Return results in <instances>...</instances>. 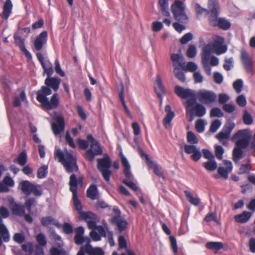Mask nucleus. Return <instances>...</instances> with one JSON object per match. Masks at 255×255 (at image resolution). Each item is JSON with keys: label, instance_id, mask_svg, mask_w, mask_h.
<instances>
[{"label": "nucleus", "instance_id": "c85d7f7f", "mask_svg": "<svg viewBox=\"0 0 255 255\" xmlns=\"http://www.w3.org/2000/svg\"><path fill=\"white\" fill-rule=\"evenodd\" d=\"M165 111L167 113L166 117L163 120V124L166 128H168L171 124V122L175 116V114L171 110V107L167 105L165 106Z\"/></svg>", "mask_w": 255, "mask_h": 255}, {"label": "nucleus", "instance_id": "cd10ccee", "mask_svg": "<svg viewBox=\"0 0 255 255\" xmlns=\"http://www.w3.org/2000/svg\"><path fill=\"white\" fill-rule=\"evenodd\" d=\"M75 233L74 241L76 244L81 245L85 242L87 243L86 238L87 237L84 238L83 237L84 229L82 227L76 228Z\"/></svg>", "mask_w": 255, "mask_h": 255}, {"label": "nucleus", "instance_id": "f03ea898", "mask_svg": "<svg viewBox=\"0 0 255 255\" xmlns=\"http://www.w3.org/2000/svg\"><path fill=\"white\" fill-rule=\"evenodd\" d=\"M208 7L210 10L209 20L211 25L218 26L224 30H227L231 27V23L228 20L224 18L218 17L219 4L217 0H209Z\"/></svg>", "mask_w": 255, "mask_h": 255}, {"label": "nucleus", "instance_id": "5fc2aeb1", "mask_svg": "<svg viewBox=\"0 0 255 255\" xmlns=\"http://www.w3.org/2000/svg\"><path fill=\"white\" fill-rule=\"evenodd\" d=\"M206 123L204 120L200 119L196 121V129L199 132H202L205 130V126Z\"/></svg>", "mask_w": 255, "mask_h": 255}, {"label": "nucleus", "instance_id": "09e8293b", "mask_svg": "<svg viewBox=\"0 0 255 255\" xmlns=\"http://www.w3.org/2000/svg\"><path fill=\"white\" fill-rule=\"evenodd\" d=\"M184 193L189 201L192 204L196 206L199 204L200 199L199 198H194L192 193L188 191H184Z\"/></svg>", "mask_w": 255, "mask_h": 255}, {"label": "nucleus", "instance_id": "2eb2a0df", "mask_svg": "<svg viewBox=\"0 0 255 255\" xmlns=\"http://www.w3.org/2000/svg\"><path fill=\"white\" fill-rule=\"evenodd\" d=\"M241 60L245 70L248 73H252L253 72V61L249 53L244 49H241Z\"/></svg>", "mask_w": 255, "mask_h": 255}, {"label": "nucleus", "instance_id": "37998d69", "mask_svg": "<svg viewBox=\"0 0 255 255\" xmlns=\"http://www.w3.org/2000/svg\"><path fill=\"white\" fill-rule=\"evenodd\" d=\"M182 70H183L182 68H180V67L174 68H173V73L175 77L179 80L182 82H185L186 80V77Z\"/></svg>", "mask_w": 255, "mask_h": 255}, {"label": "nucleus", "instance_id": "c9c22d12", "mask_svg": "<svg viewBox=\"0 0 255 255\" xmlns=\"http://www.w3.org/2000/svg\"><path fill=\"white\" fill-rule=\"evenodd\" d=\"M194 8L196 11L197 17L198 19L200 18L202 16H206L209 13H210L209 8V10L206 8H204L201 7V5L198 3H196L195 4Z\"/></svg>", "mask_w": 255, "mask_h": 255}, {"label": "nucleus", "instance_id": "7ed1b4c3", "mask_svg": "<svg viewBox=\"0 0 255 255\" xmlns=\"http://www.w3.org/2000/svg\"><path fill=\"white\" fill-rule=\"evenodd\" d=\"M55 156L62 163L68 173L78 170L76 158L67 149L62 151L60 148H56Z\"/></svg>", "mask_w": 255, "mask_h": 255}, {"label": "nucleus", "instance_id": "de8ad7c7", "mask_svg": "<svg viewBox=\"0 0 255 255\" xmlns=\"http://www.w3.org/2000/svg\"><path fill=\"white\" fill-rule=\"evenodd\" d=\"M122 182L124 184L126 185L127 186H128L129 188H130L131 189L133 190L134 191H138L139 192H141V191L140 190H138V188L137 186L135 184L134 182H133L132 181H131L129 179H123L122 180Z\"/></svg>", "mask_w": 255, "mask_h": 255}, {"label": "nucleus", "instance_id": "72a5a7b5", "mask_svg": "<svg viewBox=\"0 0 255 255\" xmlns=\"http://www.w3.org/2000/svg\"><path fill=\"white\" fill-rule=\"evenodd\" d=\"M252 216V214L249 212L244 211L242 214L235 216V221L238 223H245L247 222Z\"/></svg>", "mask_w": 255, "mask_h": 255}, {"label": "nucleus", "instance_id": "0e129e2a", "mask_svg": "<svg viewBox=\"0 0 255 255\" xmlns=\"http://www.w3.org/2000/svg\"><path fill=\"white\" fill-rule=\"evenodd\" d=\"M31 193L35 196H40L42 194L41 187L38 185H33L32 188Z\"/></svg>", "mask_w": 255, "mask_h": 255}, {"label": "nucleus", "instance_id": "f704fd0d", "mask_svg": "<svg viewBox=\"0 0 255 255\" xmlns=\"http://www.w3.org/2000/svg\"><path fill=\"white\" fill-rule=\"evenodd\" d=\"M33 184L31 183L28 181H23L20 184V188L21 191L26 195H29L31 194L32 188Z\"/></svg>", "mask_w": 255, "mask_h": 255}, {"label": "nucleus", "instance_id": "4c0bfd02", "mask_svg": "<svg viewBox=\"0 0 255 255\" xmlns=\"http://www.w3.org/2000/svg\"><path fill=\"white\" fill-rule=\"evenodd\" d=\"M243 147L236 145V146L233 151V160L237 163L242 158Z\"/></svg>", "mask_w": 255, "mask_h": 255}, {"label": "nucleus", "instance_id": "680f3d73", "mask_svg": "<svg viewBox=\"0 0 255 255\" xmlns=\"http://www.w3.org/2000/svg\"><path fill=\"white\" fill-rule=\"evenodd\" d=\"M233 58L232 57L225 59L223 67L226 71H230L233 67Z\"/></svg>", "mask_w": 255, "mask_h": 255}, {"label": "nucleus", "instance_id": "1a4fd4ad", "mask_svg": "<svg viewBox=\"0 0 255 255\" xmlns=\"http://www.w3.org/2000/svg\"><path fill=\"white\" fill-rule=\"evenodd\" d=\"M195 97L201 103L205 105H210L216 101L217 96L213 91L201 89L195 93Z\"/></svg>", "mask_w": 255, "mask_h": 255}, {"label": "nucleus", "instance_id": "5701e85b", "mask_svg": "<svg viewBox=\"0 0 255 255\" xmlns=\"http://www.w3.org/2000/svg\"><path fill=\"white\" fill-rule=\"evenodd\" d=\"M87 214H89L85 216V217H81L80 219L85 220L87 223L88 227L90 229H96L97 228L96 222L99 220L98 216L95 214L91 212H88Z\"/></svg>", "mask_w": 255, "mask_h": 255}, {"label": "nucleus", "instance_id": "69168bd1", "mask_svg": "<svg viewBox=\"0 0 255 255\" xmlns=\"http://www.w3.org/2000/svg\"><path fill=\"white\" fill-rule=\"evenodd\" d=\"M187 140L192 144L197 143L198 140L195 134L192 131H188L187 133Z\"/></svg>", "mask_w": 255, "mask_h": 255}, {"label": "nucleus", "instance_id": "f3484780", "mask_svg": "<svg viewBox=\"0 0 255 255\" xmlns=\"http://www.w3.org/2000/svg\"><path fill=\"white\" fill-rule=\"evenodd\" d=\"M56 123L51 125V128L54 134L58 135L65 129V121L64 117L60 114L56 115L54 118Z\"/></svg>", "mask_w": 255, "mask_h": 255}, {"label": "nucleus", "instance_id": "6e6552de", "mask_svg": "<svg viewBox=\"0 0 255 255\" xmlns=\"http://www.w3.org/2000/svg\"><path fill=\"white\" fill-rule=\"evenodd\" d=\"M110 223L117 227L120 232L125 231L128 226V222L122 217V213L119 208L115 206L113 209V214Z\"/></svg>", "mask_w": 255, "mask_h": 255}, {"label": "nucleus", "instance_id": "f257e3e1", "mask_svg": "<svg viewBox=\"0 0 255 255\" xmlns=\"http://www.w3.org/2000/svg\"><path fill=\"white\" fill-rule=\"evenodd\" d=\"M61 79L58 77H47L45 80L46 86H42L36 92V100L45 109L50 110L58 107L59 98L57 93L52 95L50 100L47 96L51 95L52 91H57L59 88Z\"/></svg>", "mask_w": 255, "mask_h": 255}, {"label": "nucleus", "instance_id": "20e7f679", "mask_svg": "<svg viewBox=\"0 0 255 255\" xmlns=\"http://www.w3.org/2000/svg\"><path fill=\"white\" fill-rule=\"evenodd\" d=\"M187 114L190 115L189 122H192L194 117H202L206 113V109L202 104L197 102L196 97L187 100L185 104Z\"/></svg>", "mask_w": 255, "mask_h": 255}, {"label": "nucleus", "instance_id": "f8f14e48", "mask_svg": "<svg viewBox=\"0 0 255 255\" xmlns=\"http://www.w3.org/2000/svg\"><path fill=\"white\" fill-rule=\"evenodd\" d=\"M9 216V212L4 207H0V234L4 242H8L10 240V235L8 229L3 223L2 218H6Z\"/></svg>", "mask_w": 255, "mask_h": 255}, {"label": "nucleus", "instance_id": "8fccbe9b", "mask_svg": "<svg viewBox=\"0 0 255 255\" xmlns=\"http://www.w3.org/2000/svg\"><path fill=\"white\" fill-rule=\"evenodd\" d=\"M198 68L197 65L193 62H189L187 63V65H184V68H182L183 70H184L186 71H190L194 73L196 72V70Z\"/></svg>", "mask_w": 255, "mask_h": 255}, {"label": "nucleus", "instance_id": "412c9836", "mask_svg": "<svg viewBox=\"0 0 255 255\" xmlns=\"http://www.w3.org/2000/svg\"><path fill=\"white\" fill-rule=\"evenodd\" d=\"M9 207L13 214L22 217L24 215L25 207L24 206L16 203L13 198L9 199Z\"/></svg>", "mask_w": 255, "mask_h": 255}, {"label": "nucleus", "instance_id": "473e14b6", "mask_svg": "<svg viewBox=\"0 0 255 255\" xmlns=\"http://www.w3.org/2000/svg\"><path fill=\"white\" fill-rule=\"evenodd\" d=\"M118 91L119 94V98L120 100L122 103V105L124 108V109L127 113V114L128 115H130V112L129 110L128 106H127L125 101V96H124V86L123 83H121L118 87Z\"/></svg>", "mask_w": 255, "mask_h": 255}, {"label": "nucleus", "instance_id": "bf43d9fd", "mask_svg": "<svg viewBox=\"0 0 255 255\" xmlns=\"http://www.w3.org/2000/svg\"><path fill=\"white\" fill-rule=\"evenodd\" d=\"M224 153V149L221 145L215 146V155L219 160L223 159V155Z\"/></svg>", "mask_w": 255, "mask_h": 255}, {"label": "nucleus", "instance_id": "b1692460", "mask_svg": "<svg viewBox=\"0 0 255 255\" xmlns=\"http://www.w3.org/2000/svg\"><path fill=\"white\" fill-rule=\"evenodd\" d=\"M154 90L158 98H159L161 101L163 95L165 93V89L159 75H157L156 76L154 83Z\"/></svg>", "mask_w": 255, "mask_h": 255}, {"label": "nucleus", "instance_id": "a211bd4d", "mask_svg": "<svg viewBox=\"0 0 255 255\" xmlns=\"http://www.w3.org/2000/svg\"><path fill=\"white\" fill-rule=\"evenodd\" d=\"M47 41V32L46 31H42L38 36L36 37L34 41V48L33 51L39 52L43 47L46 45Z\"/></svg>", "mask_w": 255, "mask_h": 255}, {"label": "nucleus", "instance_id": "603ef678", "mask_svg": "<svg viewBox=\"0 0 255 255\" xmlns=\"http://www.w3.org/2000/svg\"><path fill=\"white\" fill-rule=\"evenodd\" d=\"M197 54L196 47L194 45H189L187 52L186 55L190 58H194L196 56Z\"/></svg>", "mask_w": 255, "mask_h": 255}, {"label": "nucleus", "instance_id": "e2e57ef3", "mask_svg": "<svg viewBox=\"0 0 255 255\" xmlns=\"http://www.w3.org/2000/svg\"><path fill=\"white\" fill-rule=\"evenodd\" d=\"M55 71L61 77L65 76V72L61 68L60 64L58 59L55 60Z\"/></svg>", "mask_w": 255, "mask_h": 255}, {"label": "nucleus", "instance_id": "a878e982", "mask_svg": "<svg viewBox=\"0 0 255 255\" xmlns=\"http://www.w3.org/2000/svg\"><path fill=\"white\" fill-rule=\"evenodd\" d=\"M72 201L75 210L78 212L79 215V218L85 217L86 215H89L87 212L82 211V205L81 202L78 197V193L72 194Z\"/></svg>", "mask_w": 255, "mask_h": 255}, {"label": "nucleus", "instance_id": "7c9ffc66", "mask_svg": "<svg viewBox=\"0 0 255 255\" xmlns=\"http://www.w3.org/2000/svg\"><path fill=\"white\" fill-rule=\"evenodd\" d=\"M13 5L11 0H6L3 6L1 14L2 18L7 20L12 12Z\"/></svg>", "mask_w": 255, "mask_h": 255}, {"label": "nucleus", "instance_id": "a19ab883", "mask_svg": "<svg viewBox=\"0 0 255 255\" xmlns=\"http://www.w3.org/2000/svg\"><path fill=\"white\" fill-rule=\"evenodd\" d=\"M206 247L209 250L218 251L223 249L224 245L222 242H210L206 244Z\"/></svg>", "mask_w": 255, "mask_h": 255}, {"label": "nucleus", "instance_id": "39448f33", "mask_svg": "<svg viewBox=\"0 0 255 255\" xmlns=\"http://www.w3.org/2000/svg\"><path fill=\"white\" fill-rule=\"evenodd\" d=\"M185 8L184 3L179 0H175L171 6L174 18L182 23H186L188 20V17L185 12Z\"/></svg>", "mask_w": 255, "mask_h": 255}, {"label": "nucleus", "instance_id": "864d4df0", "mask_svg": "<svg viewBox=\"0 0 255 255\" xmlns=\"http://www.w3.org/2000/svg\"><path fill=\"white\" fill-rule=\"evenodd\" d=\"M243 87V81L239 79L235 81L233 83V87L237 93H240L242 90Z\"/></svg>", "mask_w": 255, "mask_h": 255}, {"label": "nucleus", "instance_id": "79ce46f5", "mask_svg": "<svg viewBox=\"0 0 255 255\" xmlns=\"http://www.w3.org/2000/svg\"><path fill=\"white\" fill-rule=\"evenodd\" d=\"M204 168L208 171H214L217 168V163L215 159L208 160L207 162L203 163Z\"/></svg>", "mask_w": 255, "mask_h": 255}, {"label": "nucleus", "instance_id": "49530a36", "mask_svg": "<svg viewBox=\"0 0 255 255\" xmlns=\"http://www.w3.org/2000/svg\"><path fill=\"white\" fill-rule=\"evenodd\" d=\"M243 121L246 125H251L253 123V118L252 115L247 110L244 112L243 117Z\"/></svg>", "mask_w": 255, "mask_h": 255}, {"label": "nucleus", "instance_id": "4be33fe9", "mask_svg": "<svg viewBox=\"0 0 255 255\" xmlns=\"http://www.w3.org/2000/svg\"><path fill=\"white\" fill-rule=\"evenodd\" d=\"M83 180V178L81 176H70L69 189L72 194L77 193V188L82 187Z\"/></svg>", "mask_w": 255, "mask_h": 255}, {"label": "nucleus", "instance_id": "9b49d317", "mask_svg": "<svg viewBox=\"0 0 255 255\" xmlns=\"http://www.w3.org/2000/svg\"><path fill=\"white\" fill-rule=\"evenodd\" d=\"M87 244L80 247V250L77 255H105L104 250L99 247H93L90 244L91 240L89 238H86Z\"/></svg>", "mask_w": 255, "mask_h": 255}, {"label": "nucleus", "instance_id": "ea45409f", "mask_svg": "<svg viewBox=\"0 0 255 255\" xmlns=\"http://www.w3.org/2000/svg\"><path fill=\"white\" fill-rule=\"evenodd\" d=\"M24 101H27V99L25 93L23 90L20 92L19 95L16 96L14 97L13 102V106L15 107H18L21 105V102Z\"/></svg>", "mask_w": 255, "mask_h": 255}, {"label": "nucleus", "instance_id": "c756f323", "mask_svg": "<svg viewBox=\"0 0 255 255\" xmlns=\"http://www.w3.org/2000/svg\"><path fill=\"white\" fill-rule=\"evenodd\" d=\"M121 159V163L124 175H132L130 164L122 152L120 153Z\"/></svg>", "mask_w": 255, "mask_h": 255}, {"label": "nucleus", "instance_id": "2f4dec72", "mask_svg": "<svg viewBox=\"0 0 255 255\" xmlns=\"http://www.w3.org/2000/svg\"><path fill=\"white\" fill-rule=\"evenodd\" d=\"M159 10L163 15L166 17L170 16L169 8V0H158Z\"/></svg>", "mask_w": 255, "mask_h": 255}, {"label": "nucleus", "instance_id": "6e6d98bb", "mask_svg": "<svg viewBox=\"0 0 255 255\" xmlns=\"http://www.w3.org/2000/svg\"><path fill=\"white\" fill-rule=\"evenodd\" d=\"M36 240L41 247H44L47 244L45 236L42 233H39L36 237Z\"/></svg>", "mask_w": 255, "mask_h": 255}, {"label": "nucleus", "instance_id": "58836bf2", "mask_svg": "<svg viewBox=\"0 0 255 255\" xmlns=\"http://www.w3.org/2000/svg\"><path fill=\"white\" fill-rule=\"evenodd\" d=\"M87 196L91 200H94L98 198V192L95 185H91L87 191Z\"/></svg>", "mask_w": 255, "mask_h": 255}, {"label": "nucleus", "instance_id": "aec40b11", "mask_svg": "<svg viewBox=\"0 0 255 255\" xmlns=\"http://www.w3.org/2000/svg\"><path fill=\"white\" fill-rule=\"evenodd\" d=\"M210 55H211V51L209 47L207 46L202 54V63L208 75H211L212 74V68L209 65Z\"/></svg>", "mask_w": 255, "mask_h": 255}, {"label": "nucleus", "instance_id": "774afa93", "mask_svg": "<svg viewBox=\"0 0 255 255\" xmlns=\"http://www.w3.org/2000/svg\"><path fill=\"white\" fill-rule=\"evenodd\" d=\"M237 104L241 107H244L247 105V100L245 96L243 95H241L238 96L236 99Z\"/></svg>", "mask_w": 255, "mask_h": 255}, {"label": "nucleus", "instance_id": "4d7b16f0", "mask_svg": "<svg viewBox=\"0 0 255 255\" xmlns=\"http://www.w3.org/2000/svg\"><path fill=\"white\" fill-rule=\"evenodd\" d=\"M204 220L207 222H209L212 221H214L218 224H220V222L217 219V217L215 213H208L205 217Z\"/></svg>", "mask_w": 255, "mask_h": 255}, {"label": "nucleus", "instance_id": "a18cd8bd", "mask_svg": "<svg viewBox=\"0 0 255 255\" xmlns=\"http://www.w3.org/2000/svg\"><path fill=\"white\" fill-rule=\"evenodd\" d=\"M148 166L153 170L154 173L156 175H161L162 174V168L161 167L155 163H154L152 161H149L148 163Z\"/></svg>", "mask_w": 255, "mask_h": 255}, {"label": "nucleus", "instance_id": "6ab92c4d", "mask_svg": "<svg viewBox=\"0 0 255 255\" xmlns=\"http://www.w3.org/2000/svg\"><path fill=\"white\" fill-rule=\"evenodd\" d=\"M175 93L180 98L189 99L195 97V92L189 88H184L180 86H176L174 89Z\"/></svg>", "mask_w": 255, "mask_h": 255}, {"label": "nucleus", "instance_id": "052dcab7", "mask_svg": "<svg viewBox=\"0 0 255 255\" xmlns=\"http://www.w3.org/2000/svg\"><path fill=\"white\" fill-rule=\"evenodd\" d=\"M221 122L219 120L213 121L210 126V130L212 132H215L221 127Z\"/></svg>", "mask_w": 255, "mask_h": 255}, {"label": "nucleus", "instance_id": "dca6fc26", "mask_svg": "<svg viewBox=\"0 0 255 255\" xmlns=\"http://www.w3.org/2000/svg\"><path fill=\"white\" fill-rule=\"evenodd\" d=\"M35 54L44 70V74H46L47 77H51V76L53 74L52 64L49 60L44 61V57L41 53L36 52Z\"/></svg>", "mask_w": 255, "mask_h": 255}, {"label": "nucleus", "instance_id": "3c124183", "mask_svg": "<svg viewBox=\"0 0 255 255\" xmlns=\"http://www.w3.org/2000/svg\"><path fill=\"white\" fill-rule=\"evenodd\" d=\"M224 116V113L222 110L217 107L213 108L210 111V117H218L221 118Z\"/></svg>", "mask_w": 255, "mask_h": 255}, {"label": "nucleus", "instance_id": "393cba45", "mask_svg": "<svg viewBox=\"0 0 255 255\" xmlns=\"http://www.w3.org/2000/svg\"><path fill=\"white\" fill-rule=\"evenodd\" d=\"M171 59L173 63V68H184L185 64L184 58L181 53L177 54H172L171 55Z\"/></svg>", "mask_w": 255, "mask_h": 255}, {"label": "nucleus", "instance_id": "ddd939ff", "mask_svg": "<svg viewBox=\"0 0 255 255\" xmlns=\"http://www.w3.org/2000/svg\"><path fill=\"white\" fill-rule=\"evenodd\" d=\"M98 161V168L102 172V175H111L112 172L110 168L111 166L112 161L108 156L102 158H99Z\"/></svg>", "mask_w": 255, "mask_h": 255}, {"label": "nucleus", "instance_id": "4468645a", "mask_svg": "<svg viewBox=\"0 0 255 255\" xmlns=\"http://www.w3.org/2000/svg\"><path fill=\"white\" fill-rule=\"evenodd\" d=\"M235 127V124L233 122H228L224 126L223 129L216 135V138L218 139L222 144H225V140L229 138L232 131Z\"/></svg>", "mask_w": 255, "mask_h": 255}, {"label": "nucleus", "instance_id": "13d9d810", "mask_svg": "<svg viewBox=\"0 0 255 255\" xmlns=\"http://www.w3.org/2000/svg\"><path fill=\"white\" fill-rule=\"evenodd\" d=\"M14 40L15 45L18 46L20 49L25 47L24 45V39L21 36L14 35Z\"/></svg>", "mask_w": 255, "mask_h": 255}, {"label": "nucleus", "instance_id": "c03bdc74", "mask_svg": "<svg viewBox=\"0 0 255 255\" xmlns=\"http://www.w3.org/2000/svg\"><path fill=\"white\" fill-rule=\"evenodd\" d=\"M27 161V155L25 152L22 151L19 153L17 157L14 159V162H17L20 165H24Z\"/></svg>", "mask_w": 255, "mask_h": 255}, {"label": "nucleus", "instance_id": "e433bc0d", "mask_svg": "<svg viewBox=\"0 0 255 255\" xmlns=\"http://www.w3.org/2000/svg\"><path fill=\"white\" fill-rule=\"evenodd\" d=\"M41 223L43 226H47L50 225H53L57 227H60L59 223L51 216H47L43 217L41 219Z\"/></svg>", "mask_w": 255, "mask_h": 255}, {"label": "nucleus", "instance_id": "9d476101", "mask_svg": "<svg viewBox=\"0 0 255 255\" xmlns=\"http://www.w3.org/2000/svg\"><path fill=\"white\" fill-rule=\"evenodd\" d=\"M224 42V39L220 36H216L214 38L213 42L209 44H207L204 46L203 49V52L207 46H209L211 54L214 52L217 55H221L225 53L227 50V47L223 45Z\"/></svg>", "mask_w": 255, "mask_h": 255}, {"label": "nucleus", "instance_id": "bb28decb", "mask_svg": "<svg viewBox=\"0 0 255 255\" xmlns=\"http://www.w3.org/2000/svg\"><path fill=\"white\" fill-rule=\"evenodd\" d=\"M233 169V165L231 161L227 160H223V166H219L218 169V172L219 175H228Z\"/></svg>", "mask_w": 255, "mask_h": 255}, {"label": "nucleus", "instance_id": "423d86ee", "mask_svg": "<svg viewBox=\"0 0 255 255\" xmlns=\"http://www.w3.org/2000/svg\"><path fill=\"white\" fill-rule=\"evenodd\" d=\"M87 138L90 142V148L85 152V156L87 159L92 161L96 155L102 154L103 151L99 142L91 134H88Z\"/></svg>", "mask_w": 255, "mask_h": 255}, {"label": "nucleus", "instance_id": "338daca9", "mask_svg": "<svg viewBox=\"0 0 255 255\" xmlns=\"http://www.w3.org/2000/svg\"><path fill=\"white\" fill-rule=\"evenodd\" d=\"M193 38V35L191 33L189 32L184 35L180 39V42L182 44H185Z\"/></svg>", "mask_w": 255, "mask_h": 255}, {"label": "nucleus", "instance_id": "0eeeda50", "mask_svg": "<svg viewBox=\"0 0 255 255\" xmlns=\"http://www.w3.org/2000/svg\"><path fill=\"white\" fill-rule=\"evenodd\" d=\"M251 135L247 129H241L237 132L232 137L233 142L236 145L246 148L249 145Z\"/></svg>", "mask_w": 255, "mask_h": 255}]
</instances>
